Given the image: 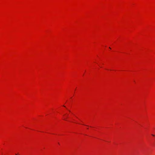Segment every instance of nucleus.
Segmentation results:
<instances>
[{
  "label": "nucleus",
  "mask_w": 155,
  "mask_h": 155,
  "mask_svg": "<svg viewBox=\"0 0 155 155\" xmlns=\"http://www.w3.org/2000/svg\"><path fill=\"white\" fill-rule=\"evenodd\" d=\"M152 135L153 136H154V135H153V134H152Z\"/></svg>",
  "instance_id": "f257e3e1"
},
{
  "label": "nucleus",
  "mask_w": 155,
  "mask_h": 155,
  "mask_svg": "<svg viewBox=\"0 0 155 155\" xmlns=\"http://www.w3.org/2000/svg\"><path fill=\"white\" fill-rule=\"evenodd\" d=\"M109 48H110V49H111L110 47H109Z\"/></svg>",
  "instance_id": "f03ea898"
}]
</instances>
